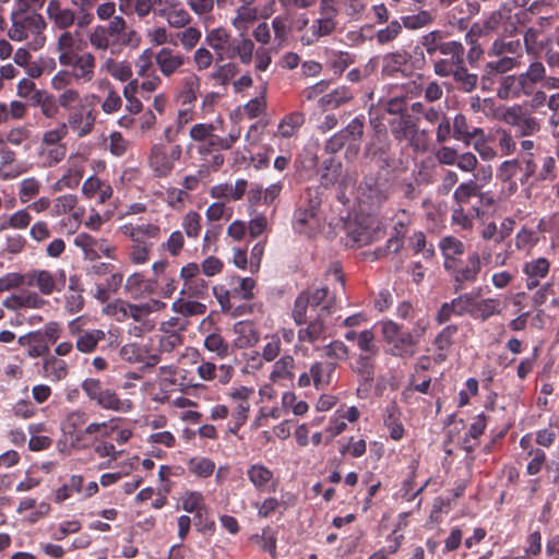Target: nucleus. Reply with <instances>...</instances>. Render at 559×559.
<instances>
[{
	"mask_svg": "<svg viewBox=\"0 0 559 559\" xmlns=\"http://www.w3.org/2000/svg\"><path fill=\"white\" fill-rule=\"evenodd\" d=\"M480 259L477 253H473L466 264L460 269L456 267V290L465 283L474 282L480 272Z\"/></svg>",
	"mask_w": 559,
	"mask_h": 559,
	"instance_id": "f704fd0d",
	"label": "nucleus"
},
{
	"mask_svg": "<svg viewBox=\"0 0 559 559\" xmlns=\"http://www.w3.org/2000/svg\"><path fill=\"white\" fill-rule=\"evenodd\" d=\"M97 114L94 109H88L85 106L74 108L68 116L67 126L79 138H84L92 133Z\"/></svg>",
	"mask_w": 559,
	"mask_h": 559,
	"instance_id": "aec40b11",
	"label": "nucleus"
},
{
	"mask_svg": "<svg viewBox=\"0 0 559 559\" xmlns=\"http://www.w3.org/2000/svg\"><path fill=\"white\" fill-rule=\"evenodd\" d=\"M104 85L107 88V96L102 103V110L107 115H111L121 109L122 98L120 94L112 87L110 82L106 81L104 82Z\"/></svg>",
	"mask_w": 559,
	"mask_h": 559,
	"instance_id": "0e129e2a",
	"label": "nucleus"
},
{
	"mask_svg": "<svg viewBox=\"0 0 559 559\" xmlns=\"http://www.w3.org/2000/svg\"><path fill=\"white\" fill-rule=\"evenodd\" d=\"M66 285V272L59 270L52 274L48 270H32L26 272V286L37 287L43 295H51L55 290L60 292Z\"/></svg>",
	"mask_w": 559,
	"mask_h": 559,
	"instance_id": "2eb2a0df",
	"label": "nucleus"
},
{
	"mask_svg": "<svg viewBox=\"0 0 559 559\" xmlns=\"http://www.w3.org/2000/svg\"><path fill=\"white\" fill-rule=\"evenodd\" d=\"M180 295L189 299H204L209 295V282L202 277L188 281L183 283Z\"/></svg>",
	"mask_w": 559,
	"mask_h": 559,
	"instance_id": "09e8293b",
	"label": "nucleus"
},
{
	"mask_svg": "<svg viewBox=\"0 0 559 559\" xmlns=\"http://www.w3.org/2000/svg\"><path fill=\"white\" fill-rule=\"evenodd\" d=\"M357 346L360 349L359 355L377 356L379 347L376 344V336L372 330L366 329L358 334Z\"/></svg>",
	"mask_w": 559,
	"mask_h": 559,
	"instance_id": "052dcab7",
	"label": "nucleus"
},
{
	"mask_svg": "<svg viewBox=\"0 0 559 559\" xmlns=\"http://www.w3.org/2000/svg\"><path fill=\"white\" fill-rule=\"evenodd\" d=\"M12 25L8 36L12 40H25L32 50H38L46 43V22L41 14L36 12L16 11L11 14Z\"/></svg>",
	"mask_w": 559,
	"mask_h": 559,
	"instance_id": "7ed1b4c3",
	"label": "nucleus"
},
{
	"mask_svg": "<svg viewBox=\"0 0 559 559\" xmlns=\"http://www.w3.org/2000/svg\"><path fill=\"white\" fill-rule=\"evenodd\" d=\"M336 368V361L317 360L311 364L309 371H304L298 377L297 385L308 388L312 383L317 390H325L331 384Z\"/></svg>",
	"mask_w": 559,
	"mask_h": 559,
	"instance_id": "ddd939ff",
	"label": "nucleus"
},
{
	"mask_svg": "<svg viewBox=\"0 0 559 559\" xmlns=\"http://www.w3.org/2000/svg\"><path fill=\"white\" fill-rule=\"evenodd\" d=\"M518 78L515 75L502 76L498 88V97L500 99H509L520 97Z\"/></svg>",
	"mask_w": 559,
	"mask_h": 559,
	"instance_id": "69168bd1",
	"label": "nucleus"
},
{
	"mask_svg": "<svg viewBox=\"0 0 559 559\" xmlns=\"http://www.w3.org/2000/svg\"><path fill=\"white\" fill-rule=\"evenodd\" d=\"M377 356L358 355L349 365L350 370L357 376L359 386L358 394L361 390L368 391L374 380L376 366L374 358Z\"/></svg>",
	"mask_w": 559,
	"mask_h": 559,
	"instance_id": "412c9836",
	"label": "nucleus"
},
{
	"mask_svg": "<svg viewBox=\"0 0 559 559\" xmlns=\"http://www.w3.org/2000/svg\"><path fill=\"white\" fill-rule=\"evenodd\" d=\"M202 217L195 211L188 212L181 221V227L189 238H198L202 230Z\"/></svg>",
	"mask_w": 559,
	"mask_h": 559,
	"instance_id": "e2e57ef3",
	"label": "nucleus"
},
{
	"mask_svg": "<svg viewBox=\"0 0 559 559\" xmlns=\"http://www.w3.org/2000/svg\"><path fill=\"white\" fill-rule=\"evenodd\" d=\"M179 501L182 510L188 513L195 514L199 513V511H209L205 497L201 491L187 490L181 495Z\"/></svg>",
	"mask_w": 559,
	"mask_h": 559,
	"instance_id": "79ce46f5",
	"label": "nucleus"
},
{
	"mask_svg": "<svg viewBox=\"0 0 559 559\" xmlns=\"http://www.w3.org/2000/svg\"><path fill=\"white\" fill-rule=\"evenodd\" d=\"M81 389L91 402L103 409L129 413L134 407L130 399H120L115 390L105 386L99 379H84L81 383Z\"/></svg>",
	"mask_w": 559,
	"mask_h": 559,
	"instance_id": "423d86ee",
	"label": "nucleus"
},
{
	"mask_svg": "<svg viewBox=\"0 0 559 559\" xmlns=\"http://www.w3.org/2000/svg\"><path fill=\"white\" fill-rule=\"evenodd\" d=\"M354 62V56L347 51H332L328 59V66L337 75H341Z\"/></svg>",
	"mask_w": 559,
	"mask_h": 559,
	"instance_id": "5fc2aeb1",
	"label": "nucleus"
},
{
	"mask_svg": "<svg viewBox=\"0 0 559 559\" xmlns=\"http://www.w3.org/2000/svg\"><path fill=\"white\" fill-rule=\"evenodd\" d=\"M305 121L306 117L302 111L289 112L285 115L280 121L276 135L283 139H289L298 133Z\"/></svg>",
	"mask_w": 559,
	"mask_h": 559,
	"instance_id": "c85d7f7f",
	"label": "nucleus"
},
{
	"mask_svg": "<svg viewBox=\"0 0 559 559\" xmlns=\"http://www.w3.org/2000/svg\"><path fill=\"white\" fill-rule=\"evenodd\" d=\"M338 4H341V0L320 1V17L313 20L309 29L301 36L300 40L304 45H313L320 38L330 36L336 31V16L338 15Z\"/></svg>",
	"mask_w": 559,
	"mask_h": 559,
	"instance_id": "0eeeda50",
	"label": "nucleus"
},
{
	"mask_svg": "<svg viewBox=\"0 0 559 559\" xmlns=\"http://www.w3.org/2000/svg\"><path fill=\"white\" fill-rule=\"evenodd\" d=\"M82 292L79 280L70 277L69 293L66 295V309L69 313L73 314L83 309L84 298Z\"/></svg>",
	"mask_w": 559,
	"mask_h": 559,
	"instance_id": "a18cd8bd",
	"label": "nucleus"
},
{
	"mask_svg": "<svg viewBox=\"0 0 559 559\" xmlns=\"http://www.w3.org/2000/svg\"><path fill=\"white\" fill-rule=\"evenodd\" d=\"M212 72L211 78L221 85H227L238 73L239 67L233 61L219 62Z\"/></svg>",
	"mask_w": 559,
	"mask_h": 559,
	"instance_id": "603ef678",
	"label": "nucleus"
},
{
	"mask_svg": "<svg viewBox=\"0 0 559 559\" xmlns=\"http://www.w3.org/2000/svg\"><path fill=\"white\" fill-rule=\"evenodd\" d=\"M462 120L456 117V141H462L466 146L472 145L476 152H479L487 145V139L483 129L473 127L472 131L462 129Z\"/></svg>",
	"mask_w": 559,
	"mask_h": 559,
	"instance_id": "c756f323",
	"label": "nucleus"
},
{
	"mask_svg": "<svg viewBox=\"0 0 559 559\" xmlns=\"http://www.w3.org/2000/svg\"><path fill=\"white\" fill-rule=\"evenodd\" d=\"M181 296L171 305V310L182 317L202 316L206 312L205 304L198 301V299L189 300Z\"/></svg>",
	"mask_w": 559,
	"mask_h": 559,
	"instance_id": "a19ab883",
	"label": "nucleus"
},
{
	"mask_svg": "<svg viewBox=\"0 0 559 559\" xmlns=\"http://www.w3.org/2000/svg\"><path fill=\"white\" fill-rule=\"evenodd\" d=\"M88 420V414L83 409H74L66 415L61 423V429L66 436L70 438L74 445V439L84 428Z\"/></svg>",
	"mask_w": 559,
	"mask_h": 559,
	"instance_id": "a878e982",
	"label": "nucleus"
},
{
	"mask_svg": "<svg viewBox=\"0 0 559 559\" xmlns=\"http://www.w3.org/2000/svg\"><path fill=\"white\" fill-rule=\"evenodd\" d=\"M110 421L103 423H91L88 424L82 431L79 432L78 437L74 439V447L79 449H85L92 445L99 438H107L112 436L116 427L110 426Z\"/></svg>",
	"mask_w": 559,
	"mask_h": 559,
	"instance_id": "4be33fe9",
	"label": "nucleus"
},
{
	"mask_svg": "<svg viewBox=\"0 0 559 559\" xmlns=\"http://www.w3.org/2000/svg\"><path fill=\"white\" fill-rule=\"evenodd\" d=\"M118 230L128 237L132 245L129 248L128 257L133 264H145L150 261V254L154 242L160 237V226L154 223L121 225Z\"/></svg>",
	"mask_w": 559,
	"mask_h": 559,
	"instance_id": "20e7f679",
	"label": "nucleus"
},
{
	"mask_svg": "<svg viewBox=\"0 0 559 559\" xmlns=\"http://www.w3.org/2000/svg\"><path fill=\"white\" fill-rule=\"evenodd\" d=\"M189 471L198 477L207 478L215 469V463L209 457L195 456L188 461Z\"/></svg>",
	"mask_w": 559,
	"mask_h": 559,
	"instance_id": "6e6d98bb",
	"label": "nucleus"
},
{
	"mask_svg": "<svg viewBox=\"0 0 559 559\" xmlns=\"http://www.w3.org/2000/svg\"><path fill=\"white\" fill-rule=\"evenodd\" d=\"M354 98L353 92L346 86H340L320 98V104L325 109H335Z\"/></svg>",
	"mask_w": 559,
	"mask_h": 559,
	"instance_id": "e433bc0d",
	"label": "nucleus"
},
{
	"mask_svg": "<svg viewBox=\"0 0 559 559\" xmlns=\"http://www.w3.org/2000/svg\"><path fill=\"white\" fill-rule=\"evenodd\" d=\"M448 33L442 31H432L423 37V46L428 55L432 56L437 51L442 55L454 58V41H444Z\"/></svg>",
	"mask_w": 559,
	"mask_h": 559,
	"instance_id": "393cba45",
	"label": "nucleus"
},
{
	"mask_svg": "<svg viewBox=\"0 0 559 559\" xmlns=\"http://www.w3.org/2000/svg\"><path fill=\"white\" fill-rule=\"evenodd\" d=\"M235 369L231 365L222 364L216 366L214 362L202 359L197 368V374L203 381L218 380L221 384H227L230 382Z\"/></svg>",
	"mask_w": 559,
	"mask_h": 559,
	"instance_id": "b1692460",
	"label": "nucleus"
},
{
	"mask_svg": "<svg viewBox=\"0 0 559 559\" xmlns=\"http://www.w3.org/2000/svg\"><path fill=\"white\" fill-rule=\"evenodd\" d=\"M321 201L308 198L299 203L293 215V228L300 235L311 237L319 233L323 223L319 216Z\"/></svg>",
	"mask_w": 559,
	"mask_h": 559,
	"instance_id": "6e6552de",
	"label": "nucleus"
},
{
	"mask_svg": "<svg viewBox=\"0 0 559 559\" xmlns=\"http://www.w3.org/2000/svg\"><path fill=\"white\" fill-rule=\"evenodd\" d=\"M151 285L144 280L141 273L131 274L124 284V290L130 295L131 298L138 299L143 297L145 293H150Z\"/></svg>",
	"mask_w": 559,
	"mask_h": 559,
	"instance_id": "3c124183",
	"label": "nucleus"
},
{
	"mask_svg": "<svg viewBox=\"0 0 559 559\" xmlns=\"http://www.w3.org/2000/svg\"><path fill=\"white\" fill-rule=\"evenodd\" d=\"M200 78L195 73H188L180 81L178 98L183 105L193 104L200 91Z\"/></svg>",
	"mask_w": 559,
	"mask_h": 559,
	"instance_id": "7c9ffc66",
	"label": "nucleus"
},
{
	"mask_svg": "<svg viewBox=\"0 0 559 559\" xmlns=\"http://www.w3.org/2000/svg\"><path fill=\"white\" fill-rule=\"evenodd\" d=\"M46 13L53 28L59 31L70 29L72 26L81 29L93 23H81V9L64 5L60 0H49Z\"/></svg>",
	"mask_w": 559,
	"mask_h": 559,
	"instance_id": "9d476101",
	"label": "nucleus"
},
{
	"mask_svg": "<svg viewBox=\"0 0 559 559\" xmlns=\"http://www.w3.org/2000/svg\"><path fill=\"white\" fill-rule=\"evenodd\" d=\"M76 36H79V31L71 32L70 29L61 31V34L58 36L56 41V49L58 52V61L59 63L67 60L70 62V57L78 53L74 50Z\"/></svg>",
	"mask_w": 559,
	"mask_h": 559,
	"instance_id": "72a5a7b5",
	"label": "nucleus"
},
{
	"mask_svg": "<svg viewBox=\"0 0 559 559\" xmlns=\"http://www.w3.org/2000/svg\"><path fill=\"white\" fill-rule=\"evenodd\" d=\"M103 70L108 72L114 79L127 82L132 78V67L128 61H118L112 58H107L102 66Z\"/></svg>",
	"mask_w": 559,
	"mask_h": 559,
	"instance_id": "c03bdc74",
	"label": "nucleus"
},
{
	"mask_svg": "<svg viewBox=\"0 0 559 559\" xmlns=\"http://www.w3.org/2000/svg\"><path fill=\"white\" fill-rule=\"evenodd\" d=\"M41 183L35 177H28L20 182L19 200L21 203H28L33 198L39 194Z\"/></svg>",
	"mask_w": 559,
	"mask_h": 559,
	"instance_id": "13d9d810",
	"label": "nucleus"
},
{
	"mask_svg": "<svg viewBox=\"0 0 559 559\" xmlns=\"http://www.w3.org/2000/svg\"><path fill=\"white\" fill-rule=\"evenodd\" d=\"M390 352L393 356L412 357L415 355V341L411 333L403 332L391 344Z\"/></svg>",
	"mask_w": 559,
	"mask_h": 559,
	"instance_id": "de8ad7c7",
	"label": "nucleus"
},
{
	"mask_svg": "<svg viewBox=\"0 0 559 559\" xmlns=\"http://www.w3.org/2000/svg\"><path fill=\"white\" fill-rule=\"evenodd\" d=\"M294 367H295V359L290 355L283 356L280 360H277L274 365V369L271 373V378L273 380L276 379H287L293 380L294 379Z\"/></svg>",
	"mask_w": 559,
	"mask_h": 559,
	"instance_id": "bf43d9fd",
	"label": "nucleus"
},
{
	"mask_svg": "<svg viewBox=\"0 0 559 559\" xmlns=\"http://www.w3.org/2000/svg\"><path fill=\"white\" fill-rule=\"evenodd\" d=\"M204 45L214 51L216 62L238 60L249 66L253 61L255 44L246 34L233 35L226 27H214L206 31Z\"/></svg>",
	"mask_w": 559,
	"mask_h": 559,
	"instance_id": "f03ea898",
	"label": "nucleus"
},
{
	"mask_svg": "<svg viewBox=\"0 0 559 559\" xmlns=\"http://www.w3.org/2000/svg\"><path fill=\"white\" fill-rule=\"evenodd\" d=\"M73 243L83 252L85 260L95 261L100 258L97 253L98 239L87 233H80L75 236Z\"/></svg>",
	"mask_w": 559,
	"mask_h": 559,
	"instance_id": "49530a36",
	"label": "nucleus"
},
{
	"mask_svg": "<svg viewBox=\"0 0 559 559\" xmlns=\"http://www.w3.org/2000/svg\"><path fill=\"white\" fill-rule=\"evenodd\" d=\"M80 318L72 320L69 323V331L72 335L76 336L75 347L79 352L84 354L93 353L99 342L106 338V333L99 329L82 330L80 326Z\"/></svg>",
	"mask_w": 559,
	"mask_h": 559,
	"instance_id": "a211bd4d",
	"label": "nucleus"
},
{
	"mask_svg": "<svg viewBox=\"0 0 559 559\" xmlns=\"http://www.w3.org/2000/svg\"><path fill=\"white\" fill-rule=\"evenodd\" d=\"M216 124L211 122L195 123L189 131V136L192 141L198 142V153L202 156H207L218 151H228L240 139L241 129L234 127L226 138L214 133Z\"/></svg>",
	"mask_w": 559,
	"mask_h": 559,
	"instance_id": "39448f33",
	"label": "nucleus"
},
{
	"mask_svg": "<svg viewBox=\"0 0 559 559\" xmlns=\"http://www.w3.org/2000/svg\"><path fill=\"white\" fill-rule=\"evenodd\" d=\"M247 476L257 490L264 491L274 474L267 466L257 463L247 469Z\"/></svg>",
	"mask_w": 559,
	"mask_h": 559,
	"instance_id": "c9c22d12",
	"label": "nucleus"
},
{
	"mask_svg": "<svg viewBox=\"0 0 559 559\" xmlns=\"http://www.w3.org/2000/svg\"><path fill=\"white\" fill-rule=\"evenodd\" d=\"M91 47L97 52L120 53L123 48H138L141 35L128 26L123 16H114L106 24H97L87 34Z\"/></svg>",
	"mask_w": 559,
	"mask_h": 559,
	"instance_id": "f257e3e1",
	"label": "nucleus"
},
{
	"mask_svg": "<svg viewBox=\"0 0 559 559\" xmlns=\"http://www.w3.org/2000/svg\"><path fill=\"white\" fill-rule=\"evenodd\" d=\"M67 154L66 145H40L38 151L39 164L43 167H52L59 164Z\"/></svg>",
	"mask_w": 559,
	"mask_h": 559,
	"instance_id": "58836bf2",
	"label": "nucleus"
},
{
	"mask_svg": "<svg viewBox=\"0 0 559 559\" xmlns=\"http://www.w3.org/2000/svg\"><path fill=\"white\" fill-rule=\"evenodd\" d=\"M463 52V45L456 43V88L471 92L476 86L478 75L476 73H468L466 68H464L463 60L460 58Z\"/></svg>",
	"mask_w": 559,
	"mask_h": 559,
	"instance_id": "bb28decb",
	"label": "nucleus"
},
{
	"mask_svg": "<svg viewBox=\"0 0 559 559\" xmlns=\"http://www.w3.org/2000/svg\"><path fill=\"white\" fill-rule=\"evenodd\" d=\"M333 312V302L329 301L321 307L305 328L298 330L297 337L300 343L313 344L324 337L326 325L325 319Z\"/></svg>",
	"mask_w": 559,
	"mask_h": 559,
	"instance_id": "dca6fc26",
	"label": "nucleus"
},
{
	"mask_svg": "<svg viewBox=\"0 0 559 559\" xmlns=\"http://www.w3.org/2000/svg\"><path fill=\"white\" fill-rule=\"evenodd\" d=\"M62 67H71L76 82L88 83L95 76L96 58L92 52L75 53L67 60L60 62Z\"/></svg>",
	"mask_w": 559,
	"mask_h": 559,
	"instance_id": "6ab92c4d",
	"label": "nucleus"
},
{
	"mask_svg": "<svg viewBox=\"0 0 559 559\" xmlns=\"http://www.w3.org/2000/svg\"><path fill=\"white\" fill-rule=\"evenodd\" d=\"M204 347L221 359L226 358L230 354L229 344L223 338L219 333H210L204 340Z\"/></svg>",
	"mask_w": 559,
	"mask_h": 559,
	"instance_id": "864d4df0",
	"label": "nucleus"
},
{
	"mask_svg": "<svg viewBox=\"0 0 559 559\" xmlns=\"http://www.w3.org/2000/svg\"><path fill=\"white\" fill-rule=\"evenodd\" d=\"M182 148L179 144L174 145L170 152L164 144H154L148 155V166L155 177L166 178L175 168V162L181 157Z\"/></svg>",
	"mask_w": 559,
	"mask_h": 559,
	"instance_id": "f8f14e48",
	"label": "nucleus"
},
{
	"mask_svg": "<svg viewBox=\"0 0 559 559\" xmlns=\"http://www.w3.org/2000/svg\"><path fill=\"white\" fill-rule=\"evenodd\" d=\"M33 217L28 210L21 209L15 211L14 213L3 216L0 221V231L7 229H26Z\"/></svg>",
	"mask_w": 559,
	"mask_h": 559,
	"instance_id": "ea45409f",
	"label": "nucleus"
},
{
	"mask_svg": "<svg viewBox=\"0 0 559 559\" xmlns=\"http://www.w3.org/2000/svg\"><path fill=\"white\" fill-rule=\"evenodd\" d=\"M304 293L307 295V299H309L310 308L313 309L316 313H318L321 310V307L329 301L333 302V308L335 307V298L333 296H329L328 287H320Z\"/></svg>",
	"mask_w": 559,
	"mask_h": 559,
	"instance_id": "680f3d73",
	"label": "nucleus"
},
{
	"mask_svg": "<svg viewBox=\"0 0 559 559\" xmlns=\"http://www.w3.org/2000/svg\"><path fill=\"white\" fill-rule=\"evenodd\" d=\"M249 540L260 550L269 552L272 559H277V533L272 527H264L260 534L251 535Z\"/></svg>",
	"mask_w": 559,
	"mask_h": 559,
	"instance_id": "2f4dec72",
	"label": "nucleus"
},
{
	"mask_svg": "<svg viewBox=\"0 0 559 559\" xmlns=\"http://www.w3.org/2000/svg\"><path fill=\"white\" fill-rule=\"evenodd\" d=\"M364 130L365 116L359 115L355 117L344 129L337 132L346 143V159L354 160L358 156L360 151V142L364 136Z\"/></svg>",
	"mask_w": 559,
	"mask_h": 559,
	"instance_id": "f3484780",
	"label": "nucleus"
},
{
	"mask_svg": "<svg viewBox=\"0 0 559 559\" xmlns=\"http://www.w3.org/2000/svg\"><path fill=\"white\" fill-rule=\"evenodd\" d=\"M254 394L253 388L239 385L231 388L227 393L229 413L231 419L228 424V432L237 435L247 423L250 411V399Z\"/></svg>",
	"mask_w": 559,
	"mask_h": 559,
	"instance_id": "1a4fd4ad",
	"label": "nucleus"
},
{
	"mask_svg": "<svg viewBox=\"0 0 559 559\" xmlns=\"http://www.w3.org/2000/svg\"><path fill=\"white\" fill-rule=\"evenodd\" d=\"M234 331L237 334L235 345L238 348H248L254 346L259 340V333L254 324L250 321H239L234 325Z\"/></svg>",
	"mask_w": 559,
	"mask_h": 559,
	"instance_id": "cd10ccee",
	"label": "nucleus"
},
{
	"mask_svg": "<svg viewBox=\"0 0 559 559\" xmlns=\"http://www.w3.org/2000/svg\"><path fill=\"white\" fill-rule=\"evenodd\" d=\"M44 376L52 381H60L68 374V365L64 360L49 355L43 361Z\"/></svg>",
	"mask_w": 559,
	"mask_h": 559,
	"instance_id": "37998d69",
	"label": "nucleus"
},
{
	"mask_svg": "<svg viewBox=\"0 0 559 559\" xmlns=\"http://www.w3.org/2000/svg\"><path fill=\"white\" fill-rule=\"evenodd\" d=\"M392 193L390 181L382 176H366L360 185V202L372 207L385 203Z\"/></svg>",
	"mask_w": 559,
	"mask_h": 559,
	"instance_id": "9b49d317",
	"label": "nucleus"
},
{
	"mask_svg": "<svg viewBox=\"0 0 559 559\" xmlns=\"http://www.w3.org/2000/svg\"><path fill=\"white\" fill-rule=\"evenodd\" d=\"M389 124L391 133L399 141L408 139L412 133H416L417 121L408 114L393 118Z\"/></svg>",
	"mask_w": 559,
	"mask_h": 559,
	"instance_id": "473e14b6",
	"label": "nucleus"
},
{
	"mask_svg": "<svg viewBox=\"0 0 559 559\" xmlns=\"http://www.w3.org/2000/svg\"><path fill=\"white\" fill-rule=\"evenodd\" d=\"M120 356L122 360L131 364L142 362L146 357V347L136 343H128L121 347Z\"/></svg>",
	"mask_w": 559,
	"mask_h": 559,
	"instance_id": "774afa93",
	"label": "nucleus"
},
{
	"mask_svg": "<svg viewBox=\"0 0 559 559\" xmlns=\"http://www.w3.org/2000/svg\"><path fill=\"white\" fill-rule=\"evenodd\" d=\"M342 173V164L333 157L326 158L323 162V168L321 173V185L324 187L334 186Z\"/></svg>",
	"mask_w": 559,
	"mask_h": 559,
	"instance_id": "8fccbe9b",
	"label": "nucleus"
},
{
	"mask_svg": "<svg viewBox=\"0 0 559 559\" xmlns=\"http://www.w3.org/2000/svg\"><path fill=\"white\" fill-rule=\"evenodd\" d=\"M480 289L475 295H461L456 298V314L468 312L476 319L486 320L498 313L499 302L496 299L477 300Z\"/></svg>",
	"mask_w": 559,
	"mask_h": 559,
	"instance_id": "4468645a",
	"label": "nucleus"
},
{
	"mask_svg": "<svg viewBox=\"0 0 559 559\" xmlns=\"http://www.w3.org/2000/svg\"><path fill=\"white\" fill-rule=\"evenodd\" d=\"M155 53L151 48L144 49L135 60L136 73L141 78L155 74Z\"/></svg>",
	"mask_w": 559,
	"mask_h": 559,
	"instance_id": "4d7b16f0",
	"label": "nucleus"
},
{
	"mask_svg": "<svg viewBox=\"0 0 559 559\" xmlns=\"http://www.w3.org/2000/svg\"><path fill=\"white\" fill-rule=\"evenodd\" d=\"M454 335V328L449 325L444 328L436 337L437 356L440 360H444L448 353L451 350L452 338Z\"/></svg>",
	"mask_w": 559,
	"mask_h": 559,
	"instance_id": "338daca9",
	"label": "nucleus"
},
{
	"mask_svg": "<svg viewBox=\"0 0 559 559\" xmlns=\"http://www.w3.org/2000/svg\"><path fill=\"white\" fill-rule=\"evenodd\" d=\"M409 61L406 52H393L383 58L382 73L388 76H396L405 72V67Z\"/></svg>",
	"mask_w": 559,
	"mask_h": 559,
	"instance_id": "4c0bfd02",
	"label": "nucleus"
},
{
	"mask_svg": "<svg viewBox=\"0 0 559 559\" xmlns=\"http://www.w3.org/2000/svg\"><path fill=\"white\" fill-rule=\"evenodd\" d=\"M185 56L169 47H163L155 53V64L159 72L170 78L185 64Z\"/></svg>",
	"mask_w": 559,
	"mask_h": 559,
	"instance_id": "5701e85b",
	"label": "nucleus"
}]
</instances>
